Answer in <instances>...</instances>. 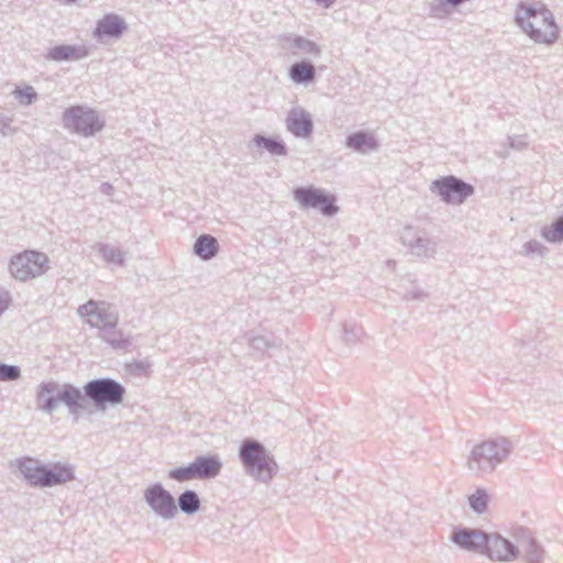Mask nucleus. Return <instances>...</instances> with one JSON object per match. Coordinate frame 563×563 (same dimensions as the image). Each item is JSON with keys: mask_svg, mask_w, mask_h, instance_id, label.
I'll list each match as a JSON object with an SVG mask.
<instances>
[{"mask_svg": "<svg viewBox=\"0 0 563 563\" xmlns=\"http://www.w3.org/2000/svg\"><path fill=\"white\" fill-rule=\"evenodd\" d=\"M124 395V386L110 377L91 379L82 389L70 383L51 379L37 386L36 405L45 413H52L64 405L68 413L77 419L79 415L90 411L91 405L104 411L109 406L122 404Z\"/></svg>", "mask_w": 563, "mask_h": 563, "instance_id": "f257e3e1", "label": "nucleus"}, {"mask_svg": "<svg viewBox=\"0 0 563 563\" xmlns=\"http://www.w3.org/2000/svg\"><path fill=\"white\" fill-rule=\"evenodd\" d=\"M512 450V442L508 438H489L472 446L466 467L476 475L492 474L510 456Z\"/></svg>", "mask_w": 563, "mask_h": 563, "instance_id": "f03ea898", "label": "nucleus"}, {"mask_svg": "<svg viewBox=\"0 0 563 563\" xmlns=\"http://www.w3.org/2000/svg\"><path fill=\"white\" fill-rule=\"evenodd\" d=\"M239 459L246 475L254 481L268 484L277 474L274 455L254 438H245L239 448Z\"/></svg>", "mask_w": 563, "mask_h": 563, "instance_id": "7ed1b4c3", "label": "nucleus"}, {"mask_svg": "<svg viewBox=\"0 0 563 563\" xmlns=\"http://www.w3.org/2000/svg\"><path fill=\"white\" fill-rule=\"evenodd\" d=\"M516 23L527 33V35H559L560 27L555 23L553 13L541 2L536 4L520 2L518 4Z\"/></svg>", "mask_w": 563, "mask_h": 563, "instance_id": "20e7f679", "label": "nucleus"}, {"mask_svg": "<svg viewBox=\"0 0 563 563\" xmlns=\"http://www.w3.org/2000/svg\"><path fill=\"white\" fill-rule=\"evenodd\" d=\"M48 269V256L45 253L26 250L11 257L9 272L20 282L42 276Z\"/></svg>", "mask_w": 563, "mask_h": 563, "instance_id": "39448f33", "label": "nucleus"}, {"mask_svg": "<svg viewBox=\"0 0 563 563\" xmlns=\"http://www.w3.org/2000/svg\"><path fill=\"white\" fill-rule=\"evenodd\" d=\"M292 195L303 209H317L325 217H333L339 211L335 196L322 188L300 186L294 189Z\"/></svg>", "mask_w": 563, "mask_h": 563, "instance_id": "423d86ee", "label": "nucleus"}, {"mask_svg": "<svg viewBox=\"0 0 563 563\" xmlns=\"http://www.w3.org/2000/svg\"><path fill=\"white\" fill-rule=\"evenodd\" d=\"M430 191L437 195L443 202L459 206L471 197L475 189L473 185L463 179L449 175L433 180L430 184Z\"/></svg>", "mask_w": 563, "mask_h": 563, "instance_id": "0eeeda50", "label": "nucleus"}, {"mask_svg": "<svg viewBox=\"0 0 563 563\" xmlns=\"http://www.w3.org/2000/svg\"><path fill=\"white\" fill-rule=\"evenodd\" d=\"M63 124L64 128L86 137L95 135L103 128L98 113L81 106L67 108L63 113Z\"/></svg>", "mask_w": 563, "mask_h": 563, "instance_id": "6e6552de", "label": "nucleus"}, {"mask_svg": "<svg viewBox=\"0 0 563 563\" xmlns=\"http://www.w3.org/2000/svg\"><path fill=\"white\" fill-rule=\"evenodd\" d=\"M144 500L164 520H170L177 515L174 496L161 483H154L144 490Z\"/></svg>", "mask_w": 563, "mask_h": 563, "instance_id": "1a4fd4ad", "label": "nucleus"}, {"mask_svg": "<svg viewBox=\"0 0 563 563\" xmlns=\"http://www.w3.org/2000/svg\"><path fill=\"white\" fill-rule=\"evenodd\" d=\"M80 316H87L89 324L101 329H112L117 327L119 314L115 309L106 301L89 300L78 308Z\"/></svg>", "mask_w": 563, "mask_h": 563, "instance_id": "9d476101", "label": "nucleus"}, {"mask_svg": "<svg viewBox=\"0 0 563 563\" xmlns=\"http://www.w3.org/2000/svg\"><path fill=\"white\" fill-rule=\"evenodd\" d=\"M488 532L468 527H456L452 530L450 541L462 550L483 554L487 547Z\"/></svg>", "mask_w": 563, "mask_h": 563, "instance_id": "9b49d317", "label": "nucleus"}, {"mask_svg": "<svg viewBox=\"0 0 563 563\" xmlns=\"http://www.w3.org/2000/svg\"><path fill=\"white\" fill-rule=\"evenodd\" d=\"M483 554L493 561L512 562L520 556V550L517 542L514 543L498 533H488L487 547Z\"/></svg>", "mask_w": 563, "mask_h": 563, "instance_id": "f8f14e48", "label": "nucleus"}, {"mask_svg": "<svg viewBox=\"0 0 563 563\" xmlns=\"http://www.w3.org/2000/svg\"><path fill=\"white\" fill-rule=\"evenodd\" d=\"M514 537L526 563H543L545 550L528 529L517 528Z\"/></svg>", "mask_w": 563, "mask_h": 563, "instance_id": "ddd939ff", "label": "nucleus"}, {"mask_svg": "<svg viewBox=\"0 0 563 563\" xmlns=\"http://www.w3.org/2000/svg\"><path fill=\"white\" fill-rule=\"evenodd\" d=\"M401 242L409 249L411 254L418 257H433L437 253V243L428 238L424 233L406 227L401 236Z\"/></svg>", "mask_w": 563, "mask_h": 563, "instance_id": "4468645a", "label": "nucleus"}, {"mask_svg": "<svg viewBox=\"0 0 563 563\" xmlns=\"http://www.w3.org/2000/svg\"><path fill=\"white\" fill-rule=\"evenodd\" d=\"M40 479L38 488L63 485L75 479V470L70 464L60 462L45 464Z\"/></svg>", "mask_w": 563, "mask_h": 563, "instance_id": "2eb2a0df", "label": "nucleus"}, {"mask_svg": "<svg viewBox=\"0 0 563 563\" xmlns=\"http://www.w3.org/2000/svg\"><path fill=\"white\" fill-rule=\"evenodd\" d=\"M286 126L294 136L306 139L312 134L313 121L305 109L294 108L288 112Z\"/></svg>", "mask_w": 563, "mask_h": 563, "instance_id": "dca6fc26", "label": "nucleus"}, {"mask_svg": "<svg viewBox=\"0 0 563 563\" xmlns=\"http://www.w3.org/2000/svg\"><path fill=\"white\" fill-rule=\"evenodd\" d=\"M345 146L358 154L365 155L378 151L379 142L372 132L360 130L346 136Z\"/></svg>", "mask_w": 563, "mask_h": 563, "instance_id": "f3484780", "label": "nucleus"}, {"mask_svg": "<svg viewBox=\"0 0 563 563\" xmlns=\"http://www.w3.org/2000/svg\"><path fill=\"white\" fill-rule=\"evenodd\" d=\"M192 464L199 481L217 477L223 466L220 456L217 454L199 455L192 461Z\"/></svg>", "mask_w": 563, "mask_h": 563, "instance_id": "a211bd4d", "label": "nucleus"}, {"mask_svg": "<svg viewBox=\"0 0 563 563\" xmlns=\"http://www.w3.org/2000/svg\"><path fill=\"white\" fill-rule=\"evenodd\" d=\"M89 53L90 51L86 45L62 44L52 47L45 57L55 62H75L88 56Z\"/></svg>", "mask_w": 563, "mask_h": 563, "instance_id": "6ab92c4d", "label": "nucleus"}, {"mask_svg": "<svg viewBox=\"0 0 563 563\" xmlns=\"http://www.w3.org/2000/svg\"><path fill=\"white\" fill-rule=\"evenodd\" d=\"M16 466L26 483L32 487L38 488L41 482L40 477L42 476L45 464H42L34 457L23 456L16 461Z\"/></svg>", "mask_w": 563, "mask_h": 563, "instance_id": "aec40b11", "label": "nucleus"}, {"mask_svg": "<svg viewBox=\"0 0 563 563\" xmlns=\"http://www.w3.org/2000/svg\"><path fill=\"white\" fill-rule=\"evenodd\" d=\"M128 29L124 19L115 13H108L97 23L92 35H122Z\"/></svg>", "mask_w": 563, "mask_h": 563, "instance_id": "412c9836", "label": "nucleus"}, {"mask_svg": "<svg viewBox=\"0 0 563 563\" xmlns=\"http://www.w3.org/2000/svg\"><path fill=\"white\" fill-rule=\"evenodd\" d=\"M219 242L211 234L199 235L194 243V254L203 261H210L219 253Z\"/></svg>", "mask_w": 563, "mask_h": 563, "instance_id": "4be33fe9", "label": "nucleus"}, {"mask_svg": "<svg viewBox=\"0 0 563 563\" xmlns=\"http://www.w3.org/2000/svg\"><path fill=\"white\" fill-rule=\"evenodd\" d=\"M289 77L298 85H308L316 78V68L311 62L303 59L290 66Z\"/></svg>", "mask_w": 563, "mask_h": 563, "instance_id": "5701e85b", "label": "nucleus"}, {"mask_svg": "<svg viewBox=\"0 0 563 563\" xmlns=\"http://www.w3.org/2000/svg\"><path fill=\"white\" fill-rule=\"evenodd\" d=\"M99 338L114 350H126L131 345V336L118 330L117 327L112 329H101Z\"/></svg>", "mask_w": 563, "mask_h": 563, "instance_id": "b1692460", "label": "nucleus"}, {"mask_svg": "<svg viewBox=\"0 0 563 563\" xmlns=\"http://www.w3.org/2000/svg\"><path fill=\"white\" fill-rule=\"evenodd\" d=\"M253 142L256 146L266 150L272 155H287V146L278 136H265L263 134H255Z\"/></svg>", "mask_w": 563, "mask_h": 563, "instance_id": "393cba45", "label": "nucleus"}, {"mask_svg": "<svg viewBox=\"0 0 563 563\" xmlns=\"http://www.w3.org/2000/svg\"><path fill=\"white\" fill-rule=\"evenodd\" d=\"M176 505L183 514L191 516L199 511L201 500L196 490L186 489L178 496Z\"/></svg>", "mask_w": 563, "mask_h": 563, "instance_id": "a878e982", "label": "nucleus"}, {"mask_svg": "<svg viewBox=\"0 0 563 563\" xmlns=\"http://www.w3.org/2000/svg\"><path fill=\"white\" fill-rule=\"evenodd\" d=\"M243 339L247 342L250 347L260 352H264L267 349H280L283 345V341L280 339L254 335L251 332L246 333Z\"/></svg>", "mask_w": 563, "mask_h": 563, "instance_id": "bb28decb", "label": "nucleus"}, {"mask_svg": "<svg viewBox=\"0 0 563 563\" xmlns=\"http://www.w3.org/2000/svg\"><path fill=\"white\" fill-rule=\"evenodd\" d=\"M541 236L549 243L563 242V214L558 217L551 224L541 229Z\"/></svg>", "mask_w": 563, "mask_h": 563, "instance_id": "cd10ccee", "label": "nucleus"}, {"mask_svg": "<svg viewBox=\"0 0 563 563\" xmlns=\"http://www.w3.org/2000/svg\"><path fill=\"white\" fill-rule=\"evenodd\" d=\"M98 252L102 255L106 262L119 266L124 265L125 252H123L119 247L108 243H100L98 244Z\"/></svg>", "mask_w": 563, "mask_h": 563, "instance_id": "c85d7f7f", "label": "nucleus"}, {"mask_svg": "<svg viewBox=\"0 0 563 563\" xmlns=\"http://www.w3.org/2000/svg\"><path fill=\"white\" fill-rule=\"evenodd\" d=\"M168 477L178 483L198 479L192 462L185 466H178L168 471Z\"/></svg>", "mask_w": 563, "mask_h": 563, "instance_id": "c756f323", "label": "nucleus"}, {"mask_svg": "<svg viewBox=\"0 0 563 563\" xmlns=\"http://www.w3.org/2000/svg\"><path fill=\"white\" fill-rule=\"evenodd\" d=\"M468 504L472 510L478 515L487 510L488 494L484 488H477L474 494L468 497Z\"/></svg>", "mask_w": 563, "mask_h": 563, "instance_id": "7c9ffc66", "label": "nucleus"}, {"mask_svg": "<svg viewBox=\"0 0 563 563\" xmlns=\"http://www.w3.org/2000/svg\"><path fill=\"white\" fill-rule=\"evenodd\" d=\"M21 377V369L16 365L0 363V382H13Z\"/></svg>", "mask_w": 563, "mask_h": 563, "instance_id": "2f4dec72", "label": "nucleus"}, {"mask_svg": "<svg viewBox=\"0 0 563 563\" xmlns=\"http://www.w3.org/2000/svg\"><path fill=\"white\" fill-rule=\"evenodd\" d=\"M520 253L523 255L537 254L541 257H544L549 253V249L537 240H530L523 244L522 251Z\"/></svg>", "mask_w": 563, "mask_h": 563, "instance_id": "473e14b6", "label": "nucleus"}, {"mask_svg": "<svg viewBox=\"0 0 563 563\" xmlns=\"http://www.w3.org/2000/svg\"><path fill=\"white\" fill-rule=\"evenodd\" d=\"M363 331L360 327L351 323H344L343 325V341L346 344H354L360 341Z\"/></svg>", "mask_w": 563, "mask_h": 563, "instance_id": "72a5a7b5", "label": "nucleus"}, {"mask_svg": "<svg viewBox=\"0 0 563 563\" xmlns=\"http://www.w3.org/2000/svg\"><path fill=\"white\" fill-rule=\"evenodd\" d=\"M294 46L313 56L320 54V47L308 37H294Z\"/></svg>", "mask_w": 563, "mask_h": 563, "instance_id": "f704fd0d", "label": "nucleus"}, {"mask_svg": "<svg viewBox=\"0 0 563 563\" xmlns=\"http://www.w3.org/2000/svg\"><path fill=\"white\" fill-rule=\"evenodd\" d=\"M15 98L22 104H31L36 100V92L31 86H25L24 88H16L14 90Z\"/></svg>", "mask_w": 563, "mask_h": 563, "instance_id": "c9c22d12", "label": "nucleus"}, {"mask_svg": "<svg viewBox=\"0 0 563 563\" xmlns=\"http://www.w3.org/2000/svg\"><path fill=\"white\" fill-rule=\"evenodd\" d=\"M10 302V292L0 286V316L8 309Z\"/></svg>", "mask_w": 563, "mask_h": 563, "instance_id": "e433bc0d", "label": "nucleus"}, {"mask_svg": "<svg viewBox=\"0 0 563 563\" xmlns=\"http://www.w3.org/2000/svg\"><path fill=\"white\" fill-rule=\"evenodd\" d=\"M509 146L514 150H523L528 146V143L523 139V136H508Z\"/></svg>", "mask_w": 563, "mask_h": 563, "instance_id": "4c0bfd02", "label": "nucleus"}, {"mask_svg": "<svg viewBox=\"0 0 563 563\" xmlns=\"http://www.w3.org/2000/svg\"><path fill=\"white\" fill-rule=\"evenodd\" d=\"M130 373L141 374L148 368V363L143 361H134L128 365Z\"/></svg>", "mask_w": 563, "mask_h": 563, "instance_id": "58836bf2", "label": "nucleus"}, {"mask_svg": "<svg viewBox=\"0 0 563 563\" xmlns=\"http://www.w3.org/2000/svg\"><path fill=\"white\" fill-rule=\"evenodd\" d=\"M467 0H433V2L431 3V12L433 14H438V7L442 5L443 3H449V4H452V5H459V4H462L464 2H466Z\"/></svg>", "mask_w": 563, "mask_h": 563, "instance_id": "ea45409f", "label": "nucleus"}, {"mask_svg": "<svg viewBox=\"0 0 563 563\" xmlns=\"http://www.w3.org/2000/svg\"><path fill=\"white\" fill-rule=\"evenodd\" d=\"M426 294L420 289H412L406 295L407 300H422L426 298Z\"/></svg>", "mask_w": 563, "mask_h": 563, "instance_id": "a19ab883", "label": "nucleus"}, {"mask_svg": "<svg viewBox=\"0 0 563 563\" xmlns=\"http://www.w3.org/2000/svg\"><path fill=\"white\" fill-rule=\"evenodd\" d=\"M7 129H10L9 119L0 113V132L7 135Z\"/></svg>", "mask_w": 563, "mask_h": 563, "instance_id": "79ce46f5", "label": "nucleus"}, {"mask_svg": "<svg viewBox=\"0 0 563 563\" xmlns=\"http://www.w3.org/2000/svg\"><path fill=\"white\" fill-rule=\"evenodd\" d=\"M536 43H542L550 46L555 43L558 37H532Z\"/></svg>", "mask_w": 563, "mask_h": 563, "instance_id": "37998d69", "label": "nucleus"}, {"mask_svg": "<svg viewBox=\"0 0 563 563\" xmlns=\"http://www.w3.org/2000/svg\"><path fill=\"white\" fill-rule=\"evenodd\" d=\"M318 4L323 5L324 8H330L335 0H314Z\"/></svg>", "mask_w": 563, "mask_h": 563, "instance_id": "c03bdc74", "label": "nucleus"}, {"mask_svg": "<svg viewBox=\"0 0 563 563\" xmlns=\"http://www.w3.org/2000/svg\"><path fill=\"white\" fill-rule=\"evenodd\" d=\"M55 1L60 4H64V5H69V4L76 3L78 0H55Z\"/></svg>", "mask_w": 563, "mask_h": 563, "instance_id": "a18cd8bd", "label": "nucleus"}, {"mask_svg": "<svg viewBox=\"0 0 563 563\" xmlns=\"http://www.w3.org/2000/svg\"><path fill=\"white\" fill-rule=\"evenodd\" d=\"M100 40L101 43L103 44H110V41L113 38V37H103V36H100L98 37Z\"/></svg>", "mask_w": 563, "mask_h": 563, "instance_id": "49530a36", "label": "nucleus"}, {"mask_svg": "<svg viewBox=\"0 0 563 563\" xmlns=\"http://www.w3.org/2000/svg\"><path fill=\"white\" fill-rule=\"evenodd\" d=\"M102 188H104V191H106V190H110L112 188V186L108 183H104V184H102Z\"/></svg>", "mask_w": 563, "mask_h": 563, "instance_id": "de8ad7c7", "label": "nucleus"}, {"mask_svg": "<svg viewBox=\"0 0 563 563\" xmlns=\"http://www.w3.org/2000/svg\"><path fill=\"white\" fill-rule=\"evenodd\" d=\"M395 264H396V263H395V261H391V260H389V261L387 262V265H388L389 267H394V266H395Z\"/></svg>", "mask_w": 563, "mask_h": 563, "instance_id": "09e8293b", "label": "nucleus"}]
</instances>
